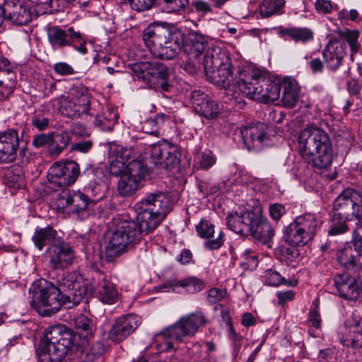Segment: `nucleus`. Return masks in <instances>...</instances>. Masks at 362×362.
<instances>
[{"instance_id":"79ce46f5","label":"nucleus","mask_w":362,"mask_h":362,"mask_svg":"<svg viewBox=\"0 0 362 362\" xmlns=\"http://www.w3.org/2000/svg\"><path fill=\"white\" fill-rule=\"evenodd\" d=\"M284 4V0H264L259 6V13L264 18L281 13Z\"/></svg>"},{"instance_id":"4be33fe9","label":"nucleus","mask_w":362,"mask_h":362,"mask_svg":"<svg viewBox=\"0 0 362 362\" xmlns=\"http://www.w3.org/2000/svg\"><path fill=\"white\" fill-rule=\"evenodd\" d=\"M254 214L255 207L252 210L235 211L226 217V224L235 233L247 235Z\"/></svg>"},{"instance_id":"c9c22d12","label":"nucleus","mask_w":362,"mask_h":362,"mask_svg":"<svg viewBox=\"0 0 362 362\" xmlns=\"http://www.w3.org/2000/svg\"><path fill=\"white\" fill-rule=\"evenodd\" d=\"M337 260L341 266L351 269L361 264V259L352 250V245L347 243L337 252Z\"/></svg>"},{"instance_id":"49530a36","label":"nucleus","mask_w":362,"mask_h":362,"mask_svg":"<svg viewBox=\"0 0 362 362\" xmlns=\"http://www.w3.org/2000/svg\"><path fill=\"white\" fill-rule=\"evenodd\" d=\"M216 162L215 155L209 150H205L199 154L196 159V165L199 169L208 170Z\"/></svg>"},{"instance_id":"72a5a7b5","label":"nucleus","mask_w":362,"mask_h":362,"mask_svg":"<svg viewBox=\"0 0 362 362\" xmlns=\"http://www.w3.org/2000/svg\"><path fill=\"white\" fill-rule=\"evenodd\" d=\"M97 298L104 304L112 305L115 303L118 300V292L115 285L106 277H104L99 282L97 291Z\"/></svg>"},{"instance_id":"b1692460","label":"nucleus","mask_w":362,"mask_h":362,"mask_svg":"<svg viewBox=\"0 0 362 362\" xmlns=\"http://www.w3.org/2000/svg\"><path fill=\"white\" fill-rule=\"evenodd\" d=\"M346 43L330 40L323 51V58L327 67L332 71L337 69L345 56Z\"/></svg>"},{"instance_id":"2eb2a0df","label":"nucleus","mask_w":362,"mask_h":362,"mask_svg":"<svg viewBox=\"0 0 362 362\" xmlns=\"http://www.w3.org/2000/svg\"><path fill=\"white\" fill-rule=\"evenodd\" d=\"M141 324V318L136 315L129 314L117 318L108 332V338L119 343L129 336Z\"/></svg>"},{"instance_id":"13d9d810","label":"nucleus","mask_w":362,"mask_h":362,"mask_svg":"<svg viewBox=\"0 0 362 362\" xmlns=\"http://www.w3.org/2000/svg\"><path fill=\"white\" fill-rule=\"evenodd\" d=\"M269 216L274 221H279L286 213V209L283 204L275 203L269 207Z\"/></svg>"},{"instance_id":"f257e3e1","label":"nucleus","mask_w":362,"mask_h":362,"mask_svg":"<svg viewBox=\"0 0 362 362\" xmlns=\"http://www.w3.org/2000/svg\"><path fill=\"white\" fill-rule=\"evenodd\" d=\"M203 64L208 80L225 88L227 94L231 92L235 101L240 94L262 103H273L280 98V83L264 78L259 71L249 66H235L226 49L218 47L209 48Z\"/></svg>"},{"instance_id":"bf43d9fd","label":"nucleus","mask_w":362,"mask_h":362,"mask_svg":"<svg viewBox=\"0 0 362 362\" xmlns=\"http://www.w3.org/2000/svg\"><path fill=\"white\" fill-rule=\"evenodd\" d=\"M132 8L137 11H144L151 8L153 0H128Z\"/></svg>"},{"instance_id":"9b49d317","label":"nucleus","mask_w":362,"mask_h":362,"mask_svg":"<svg viewBox=\"0 0 362 362\" xmlns=\"http://www.w3.org/2000/svg\"><path fill=\"white\" fill-rule=\"evenodd\" d=\"M80 174L79 165L74 160L54 164L49 170V187L53 190L74 184Z\"/></svg>"},{"instance_id":"a878e982","label":"nucleus","mask_w":362,"mask_h":362,"mask_svg":"<svg viewBox=\"0 0 362 362\" xmlns=\"http://www.w3.org/2000/svg\"><path fill=\"white\" fill-rule=\"evenodd\" d=\"M267 129L266 124L261 122L243 128L240 132L245 144L248 147L264 144L268 140Z\"/></svg>"},{"instance_id":"f03ea898","label":"nucleus","mask_w":362,"mask_h":362,"mask_svg":"<svg viewBox=\"0 0 362 362\" xmlns=\"http://www.w3.org/2000/svg\"><path fill=\"white\" fill-rule=\"evenodd\" d=\"M134 207L137 223L120 222L107 237L105 256L108 261H112L154 230L171 210L170 199L166 192L157 190L147 193Z\"/></svg>"},{"instance_id":"4d7b16f0","label":"nucleus","mask_w":362,"mask_h":362,"mask_svg":"<svg viewBox=\"0 0 362 362\" xmlns=\"http://www.w3.org/2000/svg\"><path fill=\"white\" fill-rule=\"evenodd\" d=\"M55 73L60 76L72 75L75 73L74 68L66 62H60L54 64Z\"/></svg>"},{"instance_id":"a211bd4d","label":"nucleus","mask_w":362,"mask_h":362,"mask_svg":"<svg viewBox=\"0 0 362 362\" xmlns=\"http://www.w3.org/2000/svg\"><path fill=\"white\" fill-rule=\"evenodd\" d=\"M49 43L54 49L71 47L74 41L81 40V33L76 31L73 27L62 29L61 27L54 25L47 29Z\"/></svg>"},{"instance_id":"dca6fc26","label":"nucleus","mask_w":362,"mask_h":362,"mask_svg":"<svg viewBox=\"0 0 362 362\" xmlns=\"http://www.w3.org/2000/svg\"><path fill=\"white\" fill-rule=\"evenodd\" d=\"M341 343L347 347L362 348V318H348L339 332Z\"/></svg>"},{"instance_id":"e433bc0d","label":"nucleus","mask_w":362,"mask_h":362,"mask_svg":"<svg viewBox=\"0 0 362 362\" xmlns=\"http://www.w3.org/2000/svg\"><path fill=\"white\" fill-rule=\"evenodd\" d=\"M293 221L313 238L315 235L317 228L320 226V221L316 214L310 212L297 216Z\"/></svg>"},{"instance_id":"7ed1b4c3","label":"nucleus","mask_w":362,"mask_h":362,"mask_svg":"<svg viewBox=\"0 0 362 362\" xmlns=\"http://www.w3.org/2000/svg\"><path fill=\"white\" fill-rule=\"evenodd\" d=\"M298 148L306 163L318 169L330 165L333 149L330 138L321 128L307 126L298 136Z\"/></svg>"},{"instance_id":"c03bdc74","label":"nucleus","mask_w":362,"mask_h":362,"mask_svg":"<svg viewBox=\"0 0 362 362\" xmlns=\"http://www.w3.org/2000/svg\"><path fill=\"white\" fill-rule=\"evenodd\" d=\"M264 277L267 284L273 286H278L281 284L296 286L298 284L297 280L289 281H286V279L282 277L278 272L272 269L265 271Z\"/></svg>"},{"instance_id":"5701e85b","label":"nucleus","mask_w":362,"mask_h":362,"mask_svg":"<svg viewBox=\"0 0 362 362\" xmlns=\"http://www.w3.org/2000/svg\"><path fill=\"white\" fill-rule=\"evenodd\" d=\"M205 287V284L200 279L190 276L182 280H175L164 283L160 286V291L163 292L180 293L182 289L190 293L201 291Z\"/></svg>"},{"instance_id":"7c9ffc66","label":"nucleus","mask_w":362,"mask_h":362,"mask_svg":"<svg viewBox=\"0 0 362 362\" xmlns=\"http://www.w3.org/2000/svg\"><path fill=\"white\" fill-rule=\"evenodd\" d=\"M282 90L281 102L285 107L291 108L299 98L300 88L295 79L285 78L279 83Z\"/></svg>"},{"instance_id":"c756f323","label":"nucleus","mask_w":362,"mask_h":362,"mask_svg":"<svg viewBox=\"0 0 362 362\" xmlns=\"http://www.w3.org/2000/svg\"><path fill=\"white\" fill-rule=\"evenodd\" d=\"M60 239L57 236V231L50 226L45 228L37 227L32 236L34 245L40 251H42L45 246L51 247Z\"/></svg>"},{"instance_id":"774afa93","label":"nucleus","mask_w":362,"mask_h":362,"mask_svg":"<svg viewBox=\"0 0 362 362\" xmlns=\"http://www.w3.org/2000/svg\"><path fill=\"white\" fill-rule=\"evenodd\" d=\"M75 0H50L49 4L52 8L57 11H62L67 6Z\"/></svg>"},{"instance_id":"09e8293b","label":"nucleus","mask_w":362,"mask_h":362,"mask_svg":"<svg viewBox=\"0 0 362 362\" xmlns=\"http://www.w3.org/2000/svg\"><path fill=\"white\" fill-rule=\"evenodd\" d=\"M74 325L77 329L85 332V337L92 335L93 324L90 319L84 315H80L74 319Z\"/></svg>"},{"instance_id":"603ef678","label":"nucleus","mask_w":362,"mask_h":362,"mask_svg":"<svg viewBox=\"0 0 362 362\" xmlns=\"http://www.w3.org/2000/svg\"><path fill=\"white\" fill-rule=\"evenodd\" d=\"M53 136L54 134L52 132L47 134L42 133L35 135L33 139L32 145L36 148H40L47 145L50 153V146L53 141Z\"/></svg>"},{"instance_id":"4468645a","label":"nucleus","mask_w":362,"mask_h":362,"mask_svg":"<svg viewBox=\"0 0 362 362\" xmlns=\"http://www.w3.org/2000/svg\"><path fill=\"white\" fill-rule=\"evenodd\" d=\"M4 18L19 25L28 24L32 19L30 5L23 0H6L1 5Z\"/></svg>"},{"instance_id":"6e6d98bb","label":"nucleus","mask_w":362,"mask_h":362,"mask_svg":"<svg viewBox=\"0 0 362 362\" xmlns=\"http://www.w3.org/2000/svg\"><path fill=\"white\" fill-rule=\"evenodd\" d=\"M226 295L225 290L212 288L207 292V300L210 304H215L222 300Z\"/></svg>"},{"instance_id":"de8ad7c7","label":"nucleus","mask_w":362,"mask_h":362,"mask_svg":"<svg viewBox=\"0 0 362 362\" xmlns=\"http://www.w3.org/2000/svg\"><path fill=\"white\" fill-rule=\"evenodd\" d=\"M241 266L246 269L253 270L257 267L258 259L257 254L251 249H246L241 255Z\"/></svg>"},{"instance_id":"393cba45","label":"nucleus","mask_w":362,"mask_h":362,"mask_svg":"<svg viewBox=\"0 0 362 362\" xmlns=\"http://www.w3.org/2000/svg\"><path fill=\"white\" fill-rule=\"evenodd\" d=\"M335 286L341 297L346 300L356 301L361 295V288L358 281L347 274L339 276L335 280Z\"/></svg>"},{"instance_id":"0e129e2a","label":"nucleus","mask_w":362,"mask_h":362,"mask_svg":"<svg viewBox=\"0 0 362 362\" xmlns=\"http://www.w3.org/2000/svg\"><path fill=\"white\" fill-rule=\"evenodd\" d=\"M315 6L317 11L324 13H330L332 9L331 1L327 0H317Z\"/></svg>"},{"instance_id":"052dcab7","label":"nucleus","mask_w":362,"mask_h":362,"mask_svg":"<svg viewBox=\"0 0 362 362\" xmlns=\"http://www.w3.org/2000/svg\"><path fill=\"white\" fill-rule=\"evenodd\" d=\"M86 119L92 122L95 126L100 128L102 130H104L106 127V120L104 119L103 116L100 115L98 112L96 113L93 108L89 113L88 118Z\"/></svg>"},{"instance_id":"a19ab883","label":"nucleus","mask_w":362,"mask_h":362,"mask_svg":"<svg viewBox=\"0 0 362 362\" xmlns=\"http://www.w3.org/2000/svg\"><path fill=\"white\" fill-rule=\"evenodd\" d=\"M170 118V115L165 113H158L154 118H151L146 120L144 129H146V134L158 136L159 128L168 121Z\"/></svg>"},{"instance_id":"3c124183","label":"nucleus","mask_w":362,"mask_h":362,"mask_svg":"<svg viewBox=\"0 0 362 362\" xmlns=\"http://www.w3.org/2000/svg\"><path fill=\"white\" fill-rule=\"evenodd\" d=\"M341 35L349 43L351 50L353 53H356L358 51L360 45L358 42V39L359 37V32L358 30H346L341 32Z\"/></svg>"},{"instance_id":"bb28decb","label":"nucleus","mask_w":362,"mask_h":362,"mask_svg":"<svg viewBox=\"0 0 362 362\" xmlns=\"http://www.w3.org/2000/svg\"><path fill=\"white\" fill-rule=\"evenodd\" d=\"M196 230L199 236L203 239H208L204 243V247L209 250H217L220 248L223 244V233L220 232L218 236L210 240L214 237V226L209 221L202 218L199 223L196 226Z\"/></svg>"},{"instance_id":"a18cd8bd","label":"nucleus","mask_w":362,"mask_h":362,"mask_svg":"<svg viewBox=\"0 0 362 362\" xmlns=\"http://www.w3.org/2000/svg\"><path fill=\"white\" fill-rule=\"evenodd\" d=\"M347 221L350 220H344L342 217L332 215V218L330 223V227L328 230L329 235H338L344 234L349 230V227L346 224Z\"/></svg>"},{"instance_id":"58836bf2","label":"nucleus","mask_w":362,"mask_h":362,"mask_svg":"<svg viewBox=\"0 0 362 362\" xmlns=\"http://www.w3.org/2000/svg\"><path fill=\"white\" fill-rule=\"evenodd\" d=\"M308 322L310 334L313 337H318L321 331L322 319L317 303H313V307L308 313Z\"/></svg>"},{"instance_id":"f8f14e48","label":"nucleus","mask_w":362,"mask_h":362,"mask_svg":"<svg viewBox=\"0 0 362 362\" xmlns=\"http://www.w3.org/2000/svg\"><path fill=\"white\" fill-rule=\"evenodd\" d=\"M139 76L146 82L149 88L156 91L170 92L173 86L168 82V72L163 63L146 62L139 67Z\"/></svg>"},{"instance_id":"cd10ccee","label":"nucleus","mask_w":362,"mask_h":362,"mask_svg":"<svg viewBox=\"0 0 362 362\" xmlns=\"http://www.w3.org/2000/svg\"><path fill=\"white\" fill-rule=\"evenodd\" d=\"M59 202L62 208H66L73 213H78L85 210L89 204L92 202L86 194L80 191L64 192V195L60 197Z\"/></svg>"},{"instance_id":"423d86ee","label":"nucleus","mask_w":362,"mask_h":362,"mask_svg":"<svg viewBox=\"0 0 362 362\" xmlns=\"http://www.w3.org/2000/svg\"><path fill=\"white\" fill-rule=\"evenodd\" d=\"M72 344L71 334L62 327H48L36 349L38 362H61Z\"/></svg>"},{"instance_id":"6ab92c4d","label":"nucleus","mask_w":362,"mask_h":362,"mask_svg":"<svg viewBox=\"0 0 362 362\" xmlns=\"http://www.w3.org/2000/svg\"><path fill=\"white\" fill-rule=\"evenodd\" d=\"M19 141L17 131L13 129L0 132V163H10L16 159Z\"/></svg>"},{"instance_id":"864d4df0","label":"nucleus","mask_w":362,"mask_h":362,"mask_svg":"<svg viewBox=\"0 0 362 362\" xmlns=\"http://www.w3.org/2000/svg\"><path fill=\"white\" fill-rule=\"evenodd\" d=\"M168 13L185 10L189 6V0H163Z\"/></svg>"},{"instance_id":"20e7f679","label":"nucleus","mask_w":362,"mask_h":362,"mask_svg":"<svg viewBox=\"0 0 362 362\" xmlns=\"http://www.w3.org/2000/svg\"><path fill=\"white\" fill-rule=\"evenodd\" d=\"M184 35L183 31L174 25L164 26L153 23L144 29L143 40L153 56L168 60L180 52Z\"/></svg>"},{"instance_id":"aec40b11","label":"nucleus","mask_w":362,"mask_h":362,"mask_svg":"<svg viewBox=\"0 0 362 362\" xmlns=\"http://www.w3.org/2000/svg\"><path fill=\"white\" fill-rule=\"evenodd\" d=\"M250 228H251L249 230L248 235L264 243L269 242L274 235V230L271 224L262 216V209L259 206L255 207L254 217Z\"/></svg>"},{"instance_id":"338daca9","label":"nucleus","mask_w":362,"mask_h":362,"mask_svg":"<svg viewBox=\"0 0 362 362\" xmlns=\"http://www.w3.org/2000/svg\"><path fill=\"white\" fill-rule=\"evenodd\" d=\"M193 6L197 11L202 12L204 14L208 13L211 11L210 4L202 0L195 1L193 3Z\"/></svg>"},{"instance_id":"4c0bfd02","label":"nucleus","mask_w":362,"mask_h":362,"mask_svg":"<svg viewBox=\"0 0 362 362\" xmlns=\"http://www.w3.org/2000/svg\"><path fill=\"white\" fill-rule=\"evenodd\" d=\"M141 187V185L136 180L132 179L124 173L121 175L117 182L118 193L124 197L134 195Z\"/></svg>"},{"instance_id":"e2e57ef3","label":"nucleus","mask_w":362,"mask_h":362,"mask_svg":"<svg viewBox=\"0 0 362 362\" xmlns=\"http://www.w3.org/2000/svg\"><path fill=\"white\" fill-rule=\"evenodd\" d=\"M93 147V142L90 140H86L74 144L71 146V151H78L82 153H88Z\"/></svg>"},{"instance_id":"37998d69","label":"nucleus","mask_w":362,"mask_h":362,"mask_svg":"<svg viewBox=\"0 0 362 362\" xmlns=\"http://www.w3.org/2000/svg\"><path fill=\"white\" fill-rule=\"evenodd\" d=\"M52 123V115L49 112L38 110L35 112L31 119V124L39 132L48 129Z\"/></svg>"},{"instance_id":"f3484780","label":"nucleus","mask_w":362,"mask_h":362,"mask_svg":"<svg viewBox=\"0 0 362 362\" xmlns=\"http://www.w3.org/2000/svg\"><path fill=\"white\" fill-rule=\"evenodd\" d=\"M50 267L57 269H64L73 263L74 252L69 245L62 239L47 249Z\"/></svg>"},{"instance_id":"9d476101","label":"nucleus","mask_w":362,"mask_h":362,"mask_svg":"<svg viewBox=\"0 0 362 362\" xmlns=\"http://www.w3.org/2000/svg\"><path fill=\"white\" fill-rule=\"evenodd\" d=\"M60 104L62 114L71 118L88 119L92 110L87 90L83 87L73 88L66 97L62 98Z\"/></svg>"},{"instance_id":"c85d7f7f","label":"nucleus","mask_w":362,"mask_h":362,"mask_svg":"<svg viewBox=\"0 0 362 362\" xmlns=\"http://www.w3.org/2000/svg\"><path fill=\"white\" fill-rule=\"evenodd\" d=\"M208 37L197 31L188 33L186 40L184 39L182 47L190 57L198 58L208 47Z\"/></svg>"},{"instance_id":"473e14b6","label":"nucleus","mask_w":362,"mask_h":362,"mask_svg":"<svg viewBox=\"0 0 362 362\" xmlns=\"http://www.w3.org/2000/svg\"><path fill=\"white\" fill-rule=\"evenodd\" d=\"M279 35L285 39L288 37L296 42L303 44L311 41L314 37L313 30L306 27L281 28Z\"/></svg>"},{"instance_id":"0eeeda50","label":"nucleus","mask_w":362,"mask_h":362,"mask_svg":"<svg viewBox=\"0 0 362 362\" xmlns=\"http://www.w3.org/2000/svg\"><path fill=\"white\" fill-rule=\"evenodd\" d=\"M206 321L202 312H197L181 317L175 324L163 329L156 335L157 340H163L164 350H175L173 340L183 341L186 337L194 336L200 327L205 325Z\"/></svg>"},{"instance_id":"680f3d73","label":"nucleus","mask_w":362,"mask_h":362,"mask_svg":"<svg viewBox=\"0 0 362 362\" xmlns=\"http://www.w3.org/2000/svg\"><path fill=\"white\" fill-rule=\"evenodd\" d=\"M295 292L291 290L278 291L276 293V297L278 298L279 305H284L286 303L293 300L295 298Z\"/></svg>"},{"instance_id":"2f4dec72","label":"nucleus","mask_w":362,"mask_h":362,"mask_svg":"<svg viewBox=\"0 0 362 362\" xmlns=\"http://www.w3.org/2000/svg\"><path fill=\"white\" fill-rule=\"evenodd\" d=\"M284 238L286 241L291 246L303 247L312 239L311 236L294 221L291 222L286 228Z\"/></svg>"},{"instance_id":"8fccbe9b","label":"nucleus","mask_w":362,"mask_h":362,"mask_svg":"<svg viewBox=\"0 0 362 362\" xmlns=\"http://www.w3.org/2000/svg\"><path fill=\"white\" fill-rule=\"evenodd\" d=\"M127 160L124 156H117L115 159H112L109 165V172L114 176L120 175L125 170Z\"/></svg>"},{"instance_id":"1a4fd4ad","label":"nucleus","mask_w":362,"mask_h":362,"mask_svg":"<svg viewBox=\"0 0 362 362\" xmlns=\"http://www.w3.org/2000/svg\"><path fill=\"white\" fill-rule=\"evenodd\" d=\"M333 215L362 223L361 194L352 188L342 191L333 203Z\"/></svg>"},{"instance_id":"6e6552de","label":"nucleus","mask_w":362,"mask_h":362,"mask_svg":"<svg viewBox=\"0 0 362 362\" xmlns=\"http://www.w3.org/2000/svg\"><path fill=\"white\" fill-rule=\"evenodd\" d=\"M57 288L65 299V307L71 308L78 305L86 296L88 286L83 276L76 272H66L57 281Z\"/></svg>"},{"instance_id":"412c9836","label":"nucleus","mask_w":362,"mask_h":362,"mask_svg":"<svg viewBox=\"0 0 362 362\" xmlns=\"http://www.w3.org/2000/svg\"><path fill=\"white\" fill-rule=\"evenodd\" d=\"M191 100L194 111L206 119L215 118L221 112L222 106L208 98L201 90L192 91Z\"/></svg>"},{"instance_id":"39448f33","label":"nucleus","mask_w":362,"mask_h":362,"mask_svg":"<svg viewBox=\"0 0 362 362\" xmlns=\"http://www.w3.org/2000/svg\"><path fill=\"white\" fill-rule=\"evenodd\" d=\"M29 291L32 295L31 307L42 317H50L57 313L62 305L65 306V299L56 285L46 279L34 281Z\"/></svg>"},{"instance_id":"5fc2aeb1","label":"nucleus","mask_w":362,"mask_h":362,"mask_svg":"<svg viewBox=\"0 0 362 362\" xmlns=\"http://www.w3.org/2000/svg\"><path fill=\"white\" fill-rule=\"evenodd\" d=\"M348 245H352V250L358 257L362 259V235L358 232L357 229H354L352 233V240Z\"/></svg>"},{"instance_id":"69168bd1","label":"nucleus","mask_w":362,"mask_h":362,"mask_svg":"<svg viewBox=\"0 0 362 362\" xmlns=\"http://www.w3.org/2000/svg\"><path fill=\"white\" fill-rule=\"evenodd\" d=\"M71 132L74 135L81 137H86L90 135V132L86 126L82 124H75L71 128Z\"/></svg>"},{"instance_id":"ea45409f","label":"nucleus","mask_w":362,"mask_h":362,"mask_svg":"<svg viewBox=\"0 0 362 362\" xmlns=\"http://www.w3.org/2000/svg\"><path fill=\"white\" fill-rule=\"evenodd\" d=\"M52 133H53L54 136L50 146V153L58 156L69 145L70 141L69 134L66 131H63L60 133L52 132Z\"/></svg>"},{"instance_id":"f704fd0d","label":"nucleus","mask_w":362,"mask_h":362,"mask_svg":"<svg viewBox=\"0 0 362 362\" xmlns=\"http://www.w3.org/2000/svg\"><path fill=\"white\" fill-rule=\"evenodd\" d=\"M142 185L141 182L149 177L148 168L139 160H133L127 164L124 172Z\"/></svg>"},{"instance_id":"ddd939ff","label":"nucleus","mask_w":362,"mask_h":362,"mask_svg":"<svg viewBox=\"0 0 362 362\" xmlns=\"http://www.w3.org/2000/svg\"><path fill=\"white\" fill-rule=\"evenodd\" d=\"M151 156L154 165L166 171L171 170L180 163L176 147L167 141L152 145Z\"/></svg>"}]
</instances>
